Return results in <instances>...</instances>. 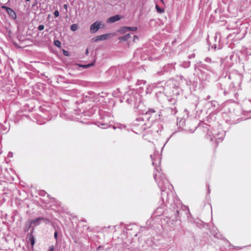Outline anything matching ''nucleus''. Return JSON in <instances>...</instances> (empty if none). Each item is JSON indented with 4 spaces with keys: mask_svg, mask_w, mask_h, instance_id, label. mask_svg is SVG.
Here are the masks:
<instances>
[{
    "mask_svg": "<svg viewBox=\"0 0 251 251\" xmlns=\"http://www.w3.org/2000/svg\"><path fill=\"white\" fill-rule=\"evenodd\" d=\"M151 158L152 160V164L155 167L154 178L161 191V198L163 202H169L168 192L165 191L167 188L170 189L169 187L171 185L165 178V175L161 172L159 166L161 163V156L158 153H154L153 154L151 155Z\"/></svg>",
    "mask_w": 251,
    "mask_h": 251,
    "instance_id": "nucleus-1",
    "label": "nucleus"
},
{
    "mask_svg": "<svg viewBox=\"0 0 251 251\" xmlns=\"http://www.w3.org/2000/svg\"><path fill=\"white\" fill-rule=\"evenodd\" d=\"M160 116V114L155 113V110L154 109H149L146 113L136 119L132 123V126L137 127L139 131L145 130L148 128L152 127V129L155 132H158V130H155L154 128L155 123H153L154 121V118L156 116Z\"/></svg>",
    "mask_w": 251,
    "mask_h": 251,
    "instance_id": "nucleus-2",
    "label": "nucleus"
},
{
    "mask_svg": "<svg viewBox=\"0 0 251 251\" xmlns=\"http://www.w3.org/2000/svg\"><path fill=\"white\" fill-rule=\"evenodd\" d=\"M225 133L223 131H219L214 130L213 131H210L208 130L207 134V138H209L211 141L215 140L216 142H218V140H222L224 138Z\"/></svg>",
    "mask_w": 251,
    "mask_h": 251,
    "instance_id": "nucleus-3",
    "label": "nucleus"
},
{
    "mask_svg": "<svg viewBox=\"0 0 251 251\" xmlns=\"http://www.w3.org/2000/svg\"><path fill=\"white\" fill-rule=\"evenodd\" d=\"M1 8L3 9H5L7 14H8L9 17L11 18L13 20H15L17 18V15L15 12L11 8L4 6L2 5L1 6Z\"/></svg>",
    "mask_w": 251,
    "mask_h": 251,
    "instance_id": "nucleus-4",
    "label": "nucleus"
},
{
    "mask_svg": "<svg viewBox=\"0 0 251 251\" xmlns=\"http://www.w3.org/2000/svg\"><path fill=\"white\" fill-rule=\"evenodd\" d=\"M199 77L202 80L206 81L209 79L210 75L207 72L202 70H200V73L199 74Z\"/></svg>",
    "mask_w": 251,
    "mask_h": 251,
    "instance_id": "nucleus-5",
    "label": "nucleus"
},
{
    "mask_svg": "<svg viewBox=\"0 0 251 251\" xmlns=\"http://www.w3.org/2000/svg\"><path fill=\"white\" fill-rule=\"evenodd\" d=\"M100 23L96 22L91 25L90 30L91 33H95L100 28Z\"/></svg>",
    "mask_w": 251,
    "mask_h": 251,
    "instance_id": "nucleus-6",
    "label": "nucleus"
},
{
    "mask_svg": "<svg viewBox=\"0 0 251 251\" xmlns=\"http://www.w3.org/2000/svg\"><path fill=\"white\" fill-rule=\"evenodd\" d=\"M111 34L107 33L95 37L93 39L95 42L106 40L110 37Z\"/></svg>",
    "mask_w": 251,
    "mask_h": 251,
    "instance_id": "nucleus-7",
    "label": "nucleus"
},
{
    "mask_svg": "<svg viewBox=\"0 0 251 251\" xmlns=\"http://www.w3.org/2000/svg\"><path fill=\"white\" fill-rule=\"evenodd\" d=\"M120 19L121 16L119 15H117L108 18L107 20V22L113 23L120 20Z\"/></svg>",
    "mask_w": 251,
    "mask_h": 251,
    "instance_id": "nucleus-8",
    "label": "nucleus"
},
{
    "mask_svg": "<svg viewBox=\"0 0 251 251\" xmlns=\"http://www.w3.org/2000/svg\"><path fill=\"white\" fill-rule=\"evenodd\" d=\"M126 102L128 104H132L134 102H136V97L134 95H132L126 100Z\"/></svg>",
    "mask_w": 251,
    "mask_h": 251,
    "instance_id": "nucleus-9",
    "label": "nucleus"
},
{
    "mask_svg": "<svg viewBox=\"0 0 251 251\" xmlns=\"http://www.w3.org/2000/svg\"><path fill=\"white\" fill-rule=\"evenodd\" d=\"M130 38V34L127 33L123 36L120 37L119 39L121 42H125L127 41Z\"/></svg>",
    "mask_w": 251,
    "mask_h": 251,
    "instance_id": "nucleus-10",
    "label": "nucleus"
},
{
    "mask_svg": "<svg viewBox=\"0 0 251 251\" xmlns=\"http://www.w3.org/2000/svg\"><path fill=\"white\" fill-rule=\"evenodd\" d=\"M28 238L29 241L30 242L31 245L33 246L35 244V239L33 235L30 234Z\"/></svg>",
    "mask_w": 251,
    "mask_h": 251,
    "instance_id": "nucleus-11",
    "label": "nucleus"
},
{
    "mask_svg": "<svg viewBox=\"0 0 251 251\" xmlns=\"http://www.w3.org/2000/svg\"><path fill=\"white\" fill-rule=\"evenodd\" d=\"M155 8L157 12L159 13H162L164 11V8H160L157 4L155 5Z\"/></svg>",
    "mask_w": 251,
    "mask_h": 251,
    "instance_id": "nucleus-12",
    "label": "nucleus"
},
{
    "mask_svg": "<svg viewBox=\"0 0 251 251\" xmlns=\"http://www.w3.org/2000/svg\"><path fill=\"white\" fill-rule=\"evenodd\" d=\"M77 28H78V26H77V25H76V24H73L70 26V29L73 31H75L76 30Z\"/></svg>",
    "mask_w": 251,
    "mask_h": 251,
    "instance_id": "nucleus-13",
    "label": "nucleus"
},
{
    "mask_svg": "<svg viewBox=\"0 0 251 251\" xmlns=\"http://www.w3.org/2000/svg\"><path fill=\"white\" fill-rule=\"evenodd\" d=\"M100 126L101 128H107L109 126L106 123H101L100 125L99 126Z\"/></svg>",
    "mask_w": 251,
    "mask_h": 251,
    "instance_id": "nucleus-14",
    "label": "nucleus"
},
{
    "mask_svg": "<svg viewBox=\"0 0 251 251\" xmlns=\"http://www.w3.org/2000/svg\"><path fill=\"white\" fill-rule=\"evenodd\" d=\"M54 44L55 46H56L57 47H60V46H61L60 42L57 40L54 41Z\"/></svg>",
    "mask_w": 251,
    "mask_h": 251,
    "instance_id": "nucleus-15",
    "label": "nucleus"
},
{
    "mask_svg": "<svg viewBox=\"0 0 251 251\" xmlns=\"http://www.w3.org/2000/svg\"><path fill=\"white\" fill-rule=\"evenodd\" d=\"M127 31H128V30L127 29V26L122 27L121 29V32L123 33H126Z\"/></svg>",
    "mask_w": 251,
    "mask_h": 251,
    "instance_id": "nucleus-16",
    "label": "nucleus"
},
{
    "mask_svg": "<svg viewBox=\"0 0 251 251\" xmlns=\"http://www.w3.org/2000/svg\"><path fill=\"white\" fill-rule=\"evenodd\" d=\"M127 29L128 30H131V31H136L137 29V28L135 26H133V27H129V26H127Z\"/></svg>",
    "mask_w": 251,
    "mask_h": 251,
    "instance_id": "nucleus-17",
    "label": "nucleus"
},
{
    "mask_svg": "<svg viewBox=\"0 0 251 251\" xmlns=\"http://www.w3.org/2000/svg\"><path fill=\"white\" fill-rule=\"evenodd\" d=\"M179 211L178 209H176L175 213L176 220H178V215H179Z\"/></svg>",
    "mask_w": 251,
    "mask_h": 251,
    "instance_id": "nucleus-18",
    "label": "nucleus"
},
{
    "mask_svg": "<svg viewBox=\"0 0 251 251\" xmlns=\"http://www.w3.org/2000/svg\"><path fill=\"white\" fill-rule=\"evenodd\" d=\"M205 62H206L207 63H211L212 62V60H211V58L208 57H206L205 58Z\"/></svg>",
    "mask_w": 251,
    "mask_h": 251,
    "instance_id": "nucleus-19",
    "label": "nucleus"
},
{
    "mask_svg": "<svg viewBox=\"0 0 251 251\" xmlns=\"http://www.w3.org/2000/svg\"><path fill=\"white\" fill-rule=\"evenodd\" d=\"M44 28V25H40L38 27V29L40 31L43 30Z\"/></svg>",
    "mask_w": 251,
    "mask_h": 251,
    "instance_id": "nucleus-20",
    "label": "nucleus"
},
{
    "mask_svg": "<svg viewBox=\"0 0 251 251\" xmlns=\"http://www.w3.org/2000/svg\"><path fill=\"white\" fill-rule=\"evenodd\" d=\"M94 65V63H90L87 65H85L84 66H82L84 68H87L88 67H90Z\"/></svg>",
    "mask_w": 251,
    "mask_h": 251,
    "instance_id": "nucleus-21",
    "label": "nucleus"
},
{
    "mask_svg": "<svg viewBox=\"0 0 251 251\" xmlns=\"http://www.w3.org/2000/svg\"><path fill=\"white\" fill-rule=\"evenodd\" d=\"M206 70L211 73H214V70L210 67L208 66L207 67V69H206Z\"/></svg>",
    "mask_w": 251,
    "mask_h": 251,
    "instance_id": "nucleus-22",
    "label": "nucleus"
},
{
    "mask_svg": "<svg viewBox=\"0 0 251 251\" xmlns=\"http://www.w3.org/2000/svg\"><path fill=\"white\" fill-rule=\"evenodd\" d=\"M59 13L58 12V10H55L54 12V15L55 16V17H57L59 16Z\"/></svg>",
    "mask_w": 251,
    "mask_h": 251,
    "instance_id": "nucleus-23",
    "label": "nucleus"
},
{
    "mask_svg": "<svg viewBox=\"0 0 251 251\" xmlns=\"http://www.w3.org/2000/svg\"><path fill=\"white\" fill-rule=\"evenodd\" d=\"M201 67L204 69H207V67H208V66H207L205 64H201Z\"/></svg>",
    "mask_w": 251,
    "mask_h": 251,
    "instance_id": "nucleus-24",
    "label": "nucleus"
},
{
    "mask_svg": "<svg viewBox=\"0 0 251 251\" xmlns=\"http://www.w3.org/2000/svg\"><path fill=\"white\" fill-rule=\"evenodd\" d=\"M49 251H54V247L53 246H50L49 247Z\"/></svg>",
    "mask_w": 251,
    "mask_h": 251,
    "instance_id": "nucleus-25",
    "label": "nucleus"
},
{
    "mask_svg": "<svg viewBox=\"0 0 251 251\" xmlns=\"http://www.w3.org/2000/svg\"><path fill=\"white\" fill-rule=\"evenodd\" d=\"M58 233L57 231H55L54 234V238L56 240L57 239Z\"/></svg>",
    "mask_w": 251,
    "mask_h": 251,
    "instance_id": "nucleus-26",
    "label": "nucleus"
},
{
    "mask_svg": "<svg viewBox=\"0 0 251 251\" xmlns=\"http://www.w3.org/2000/svg\"><path fill=\"white\" fill-rule=\"evenodd\" d=\"M63 54H64V55H65V56L68 55V52L66 50H63Z\"/></svg>",
    "mask_w": 251,
    "mask_h": 251,
    "instance_id": "nucleus-27",
    "label": "nucleus"
},
{
    "mask_svg": "<svg viewBox=\"0 0 251 251\" xmlns=\"http://www.w3.org/2000/svg\"><path fill=\"white\" fill-rule=\"evenodd\" d=\"M217 103V102L216 101H212L211 102V104L213 105V106H215V104Z\"/></svg>",
    "mask_w": 251,
    "mask_h": 251,
    "instance_id": "nucleus-28",
    "label": "nucleus"
},
{
    "mask_svg": "<svg viewBox=\"0 0 251 251\" xmlns=\"http://www.w3.org/2000/svg\"><path fill=\"white\" fill-rule=\"evenodd\" d=\"M63 7H64L66 10H67V8H68V5H67V4H64V5H63Z\"/></svg>",
    "mask_w": 251,
    "mask_h": 251,
    "instance_id": "nucleus-29",
    "label": "nucleus"
},
{
    "mask_svg": "<svg viewBox=\"0 0 251 251\" xmlns=\"http://www.w3.org/2000/svg\"><path fill=\"white\" fill-rule=\"evenodd\" d=\"M210 99V96L208 95L206 97V98L205 99V100H208Z\"/></svg>",
    "mask_w": 251,
    "mask_h": 251,
    "instance_id": "nucleus-30",
    "label": "nucleus"
},
{
    "mask_svg": "<svg viewBox=\"0 0 251 251\" xmlns=\"http://www.w3.org/2000/svg\"><path fill=\"white\" fill-rule=\"evenodd\" d=\"M45 193H46V192H45V191H42V192H41L40 194H41V195H43H43H44V194H45Z\"/></svg>",
    "mask_w": 251,
    "mask_h": 251,
    "instance_id": "nucleus-31",
    "label": "nucleus"
},
{
    "mask_svg": "<svg viewBox=\"0 0 251 251\" xmlns=\"http://www.w3.org/2000/svg\"><path fill=\"white\" fill-rule=\"evenodd\" d=\"M40 220V219H36V220L33 222V223H35L36 222H37V221H38V220Z\"/></svg>",
    "mask_w": 251,
    "mask_h": 251,
    "instance_id": "nucleus-32",
    "label": "nucleus"
},
{
    "mask_svg": "<svg viewBox=\"0 0 251 251\" xmlns=\"http://www.w3.org/2000/svg\"><path fill=\"white\" fill-rule=\"evenodd\" d=\"M174 109H175V113H176V112H177V110H176V107L174 108Z\"/></svg>",
    "mask_w": 251,
    "mask_h": 251,
    "instance_id": "nucleus-33",
    "label": "nucleus"
},
{
    "mask_svg": "<svg viewBox=\"0 0 251 251\" xmlns=\"http://www.w3.org/2000/svg\"><path fill=\"white\" fill-rule=\"evenodd\" d=\"M11 154H12V153H9V154H8V156L10 157Z\"/></svg>",
    "mask_w": 251,
    "mask_h": 251,
    "instance_id": "nucleus-34",
    "label": "nucleus"
},
{
    "mask_svg": "<svg viewBox=\"0 0 251 251\" xmlns=\"http://www.w3.org/2000/svg\"><path fill=\"white\" fill-rule=\"evenodd\" d=\"M11 154H12V153H9V154H8V156L10 157Z\"/></svg>",
    "mask_w": 251,
    "mask_h": 251,
    "instance_id": "nucleus-35",
    "label": "nucleus"
},
{
    "mask_svg": "<svg viewBox=\"0 0 251 251\" xmlns=\"http://www.w3.org/2000/svg\"><path fill=\"white\" fill-rule=\"evenodd\" d=\"M11 154H12V153H9V154H8V156L10 157Z\"/></svg>",
    "mask_w": 251,
    "mask_h": 251,
    "instance_id": "nucleus-36",
    "label": "nucleus"
},
{
    "mask_svg": "<svg viewBox=\"0 0 251 251\" xmlns=\"http://www.w3.org/2000/svg\"><path fill=\"white\" fill-rule=\"evenodd\" d=\"M210 190L209 189V187H208V193H210Z\"/></svg>",
    "mask_w": 251,
    "mask_h": 251,
    "instance_id": "nucleus-37",
    "label": "nucleus"
},
{
    "mask_svg": "<svg viewBox=\"0 0 251 251\" xmlns=\"http://www.w3.org/2000/svg\"><path fill=\"white\" fill-rule=\"evenodd\" d=\"M134 37L135 39H138V37L136 36H134Z\"/></svg>",
    "mask_w": 251,
    "mask_h": 251,
    "instance_id": "nucleus-38",
    "label": "nucleus"
},
{
    "mask_svg": "<svg viewBox=\"0 0 251 251\" xmlns=\"http://www.w3.org/2000/svg\"><path fill=\"white\" fill-rule=\"evenodd\" d=\"M171 80H169V81H168L167 82V83H168V84L170 83H171Z\"/></svg>",
    "mask_w": 251,
    "mask_h": 251,
    "instance_id": "nucleus-39",
    "label": "nucleus"
},
{
    "mask_svg": "<svg viewBox=\"0 0 251 251\" xmlns=\"http://www.w3.org/2000/svg\"><path fill=\"white\" fill-rule=\"evenodd\" d=\"M88 53V49L86 50V53L87 54Z\"/></svg>",
    "mask_w": 251,
    "mask_h": 251,
    "instance_id": "nucleus-40",
    "label": "nucleus"
},
{
    "mask_svg": "<svg viewBox=\"0 0 251 251\" xmlns=\"http://www.w3.org/2000/svg\"><path fill=\"white\" fill-rule=\"evenodd\" d=\"M25 1H30V0H25Z\"/></svg>",
    "mask_w": 251,
    "mask_h": 251,
    "instance_id": "nucleus-41",
    "label": "nucleus"
},
{
    "mask_svg": "<svg viewBox=\"0 0 251 251\" xmlns=\"http://www.w3.org/2000/svg\"><path fill=\"white\" fill-rule=\"evenodd\" d=\"M175 102H176V100H174V102H173V104H175Z\"/></svg>",
    "mask_w": 251,
    "mask_h": 251,
    "instance_id": "nucleus-42",
    "label": "nucleus"
},
{
    "mask_svg": "<svg viewBox=\"0 0 251 251\" xmlns=\"http://www.w3.org/2000/svg\"><path fill=\"white\" fill-rule=\"evenodd\" d=\"M113 69H116V70H117V68H114Z\"/></svg>",
    "mask_w": 251,
    "mask_h": 251,
    "instance_id": "nucleus-43",
    "label": "nucleus"
}]
</instances>
